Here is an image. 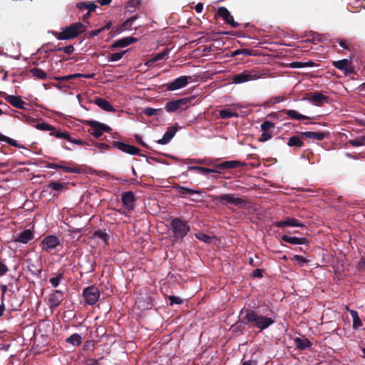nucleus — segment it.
<instances>
[{"label": "nucleus", "mask_w": 365, "mask_h": 365, "mask_svg": "<svg viewBox=\"0 0 365 365\" xmlns=\"http://www.w3.org/2000/svg\"><path fill=\"white\" fill-rule=\"evenodd\" d=\"M240 324L247 325L250 328H255L260 332L272 326L276 319L272 310L269 309V314L262 315L252 309H242Z\"/></svg>", "instance_id": "1"}, {"label": "nucleus", "mask_w": 365, "mask_h": 365, "mask_svg": "<svg viewBox=\"0 0 365 365\" xmlns=\"http://www.w3.org/2000/svg\"><path fill=\"white\" fill-rule=\"evenodd\" d=\"M86 31L85 26L81 23H75L62 29L61 32H53L55 37L58 40H69L77 37Z\"/></svg>", "instance_id": "2"}, {"label": "nucleus", "mask_w": 365, "mask_h": 365, "mask_svg": "<svg viewBox=\"0 0 365 365\" xmlns=\"http://www.w3.org/2000/svg\"><path fill=\"white\" fill-rule=\"evenodd\" d=\"M170 229L173 232V242H177L185 237L190 230L187 222L181 218L175 217L170 222Z\"/></svg>", "instance_id": "3"}, {"label": "nucleus", "mask_w": 365, "mask_h": 365, "mask_svg": "<svg viewBox=\"0 0 365 365\" xmlns=\"http://www.w3.org/2000/svg\"><path fill=\"white\" fill-rule=\"evenodd\" d=\"M262 76L261 72L257 69L244 71L241 73L234 75L231 77L232 83L240 84L247 81L257 80Z\"/></svg>", "instance_id": "4"}, {"label": "nucleus", "mask_w": 365, "mask_h": 365, "mask_svg": "<svg viewBox=\"0 0 365 365\" xmlns=\"http://www.w3.org/2000/svg\"><path fill=\"white\" fill-rule=\"evenodd\" d=\"M87 125L91 127L88 133L96 138H99L104 132L110 133L112 130L108 125L96 120H88Z\"/></svg>", "instance_id": "5"}, {"label": "nucleus", "mask_w": 365, "mask_h": 365, "mask_svg": "<svg viewBox=\"0 0 365 365\" xmlns=\"http://www.w3.org/2000/svg\"><path fill=\"white\" fill-rule=\"evenodd\" d=\"M191 98H183L175 101H170L165 103V108L167 112H175L178 110H185L187 108Z\"/></svg>", "instance_id": "6"}, {"label": "nucleus", "mask_w": 365, "mask_h": 365, "mask_svg": "<svg viewBox=\"0 0 365 365\" xmlns=\"http://www.w3.org/2000/svg\"><path fill=\"white\" fill-rule=\"evenodd\" d=\"M83 297L86 304L93 305L100 297V292L96 286H88L83 289Z\"/></svg>", "instance_id": "7"}, {"label": "nucleus", "mask_w": 365, "mask_h": 365, "mask_svg": "<svg viewBox=\"0 0 365 365\" xmlns=\"http://www.w3.org/2000/svg\"><path fill=\"white\" fill-rule=\"evenodd\" d=\"M214 200L219 201L223 205H226L227 203H230L240 206L246 203V201L244 199L240 197H235L233 194L217 195L215 197Z\"/></svg>", "instance_id": "8"}, {"label": "nucleus", "mask_w": 365, "mask_h": 365, "mask_svg": "<svg viewBox=\"0 0 365 365\" xmlns=\"http://www.w3.org/2000/svg\"><path fill=\"white\" fill-rule=\"evenodd\" d=\"M59 245L60 240L58 237L55 235L46 236L41 242L42 249L46 252H50Z\"/></svg>", "instance_id": "9"}, {"label": "nucleus", "mask_w": 365, "mask_h": 365, "mask_svg": "<svg viewBox=\"0 0 365 365\" xmlns=\"http://www.w3.org/2000/svg\"><path fill=\"white\" fill-rule=\"evenodd\" d=\"M308 99L317 106H322L324 103H329V97L319 91L309 93L308 94Z\"/></svg>", "instance_id": "10"}, {"label": "nucleus", "mask_w": 365, "mask_h": 365, "mask_svg": "<svg viewBox=\"0 0 365 365\" xmlns=\"http://www.w3.org/2000/svg\"><path fill=\"white\" fill-rule=\"evenodd\" d=\"M190 78L191 77L189 76H182L175 79L173 81L165 84V86L168 91H175L186 86Z\"/></svg>", "instance_id": "11"}, {"label": "nucleus", "mask_w": 365, "mask_h": 365, "mask_svg": "<svg viewBox=\"0 0 365 365\" xmlns=\"http://www.w3.org/2000/svg\"><path fill=\"white\" fill-rule=\"evenodd\" d=\"M64 299V293L61 290H53L48 297V306L51 309L58 307Z\"/></svg>", "instance_id": "12"}, {"label": "nucleus", "mask_w": 365, "mask_h": 365, "mask_svg": "<svg viewBox=\"0 0 365 365\" xmlns=\"http://www.w3.org/2000/svg\"><path fill=\"white\" fill-rule=\"evenodd\" d=\"M273 225L275 227L282 228L285 227H304V225L294 217H286L284 220L274 222Z\"/></svg>", "instance_id": "13"}, {"label": "nucleus", "mask_w": 365, "mask_h": 365, "mask_svg": "<svg viewBox=\"0 0 365 365\" xmlns=\"http://www.w3.org/2000/svg\"><path fill=\"white\" fill-rule=\"evenodd\" d=\"M121 200L123 206L128 211L133 210L134 209L136 198L133 191H126L123 192Z\"/></svg>", "instance_id": "14"}, {"label": "nucleus", "mask_w": 365, "mask_h": 365, "mask_svg": "<svg viewBox=\"0 0 365 365\" xmlns=\"http://www.w3.org/2000/svg\"><path fill=\"white\" fill-rule=\"evenodd\" d=\"M48 189L55 191L56 192L53 194V196L58 197L61 192L68 189V183L51 181L45 187L42 192H46Z\"/></svg>", "instance_id": "15"}, {"label": "nucleus", "mask_w": 365, "mask_h": 365, "mask_svg": "<svg viewBox=\"0 0 365 365\" xmlns=\"http://www.w3.org/2000/svg\"><path fill=\"white\" fill-rule=\"evenodd\" d=\"M112 145L121 151L130 154V155H138L140 149L135 146L130 145L120 141H113Z\"/></svg>", "instance_id": "16"}, {"label": "nucleus", "mask_w": 365, "mask_h": 365, "mask_svg": "<svg viewBox=\"0 0 365 365\" xmlns=\"http://www.w3.org/2000/svg\"><path fill=\"white\" fill-rule=\"evenodd\" d=\"M217 14L222 18V19L227 24H230L232 28H237L240 24L236 22L230 12L225 7H220L217 9Z\"/></svg>", "instance_id": "17"}, {"label": "nucleus", "mask_w": 365, "mask_h": 365, "mask_svg": "<svg viewBox=\"0 0 365 365\" xmlns=\"http://www.w3.org/2000/svg\"><path fill=\"white\" fill-rule=\"evenodd\" d=\"M246 164L240 160H227L218 163L215 165V168L218 170H230L237 168L239 167L245 166Z\"/></svg>", "instance_id": "18"}, {"label": "nucleus", "mask_w": 365, "mask_h": 365, "mask_svg": "<svg viewBox=\"0 0 365 365\" xmlns=\"http://www.w3.org/2000/svg\"><path fill=\"white\" fill-rule=\"evenodd\" d=\"M5 100L14 107L19 109H26V103L22 101L20 96L14 95H7L5 97Z\"/></svg>", "instance_id": "19"}, {"label": "nucleus", "mask_w": 365, "mask_h": 365, "mask_svg": "<svg viewBox=\"0 0 365 365\" xmlns=\"http://www.w3.org/2000/svg\"><path fill=\"white\" fill-rule=\"evenodd\" d=\"M294 344L297 349L301 351L309 349L312 346V343L309 339L300 337H296L294 339Z\"/></svg>", "instance_id": "20"}, {"label": "nucleus", "mask_w": 365, "mask_h": 365, "mask_svg": "<svg viewBox=\"0 0 365 365\" xmlns=\"http://www.w3.org/2000/svg\"><path fill=\"white\" fill-rule=\"evenodd\" d=\"M281 239L283 242L291 245H306L309 242V240L305 237H292L287 235H282Z\"/></svg>", "instance_id": "21"}, {"label": "nucleus", "mask_w": 365, "mask_h": 365, "mask_svg": "<svg viewBox=\"0 0 365 365\" xmlns=\"http://www.w3.org/2000/svg\"><path fill=\"white\" fill-rule=\"evenodd\" d=\"M177 130V128L174 126L169 127L167 131L164 133L163 138L159 139L157 143L160 145H165L168 143L174 137Z\"/></svg>", "instance_id": "22"}, {"label": "nucleus", "mask_w": 365, "mask_h": 365, "mask_svg": "<svg viewBox=\"0 0 365 365\" xmlns=\"http://www.w3.org/2000/svg\"><path fill=\"white\" fill-rule=\"evenodd\" d=\"M137 41L138 39L133 36L124 37L123 38L115 41L113 43L112 48H124L130 45L133 43H135Z\"/></svg>", "instance_id": "23"}, {"label": "nucleus", "mask_w": 365, "mask_h": 365, "mask_svg": "<svg viewBox=\"0 0 365 365\" xmlns=\"http://www.w3.org/2000/svg\"><path fill=\"white\" fill-rule=\"evenodd\" d=\"M94 103L100 107L101 109L108 112H115V109L106 99L103 98H96L94 100Z\"/></svg>", "instance_id": "24"}, {"label": "nucleus", "mask_w": 365, "mask_h": 365, "mask_svg": "<svg viewBox=\"0 0 365 365\" xmlns=\"http://www.w3.org/2000/svg\"><path fill=\"white\" fill-rule=\"evenodd\" d=\"M33 238L34 232L31 230H25L19 233V235L15 239V242L26 244Z\"/></svg>", "instance_id": "25"}, {"label": "nucleus", "mask_w": 365, "mask_h": 365, "mask_svg": "<svg viewBox=\"0 0 365 365\" xmlns=\"http://www.w3.org/2000/svg\"><path fill=\"white\" fill-rule=\"evenodd\" d=\"M301 135L302 137H305L313 140H322L327 136V134L323 132L306 131L302 132Z\"/></svg>", "instance_id": "26"}, {"label": "nucleus", "mask_w": 365, "mask_h": 365, "mask_svg": "<svg viewBox=\"0 0 365 365\" xmlns=\"http://www.w3.org/2000/svg\"><path fill=\"white\" fill-rule=\"evenodd\" d=\"M287 145L294 148V150H296L304 146V142L299 136L293 135L289 138Z\"/></svg>", "instance_id": "27"}, {"label": "nucleus", "mask_w": 365, "mask_h": 365, "mask_svg": "<svg viewBox=\"0 0 365 365\" xmlns=\"http://www.w3.org/2000/svg\"><path fill=\"white\" fill-rule=\"evenodd\" d=\"M189 170H193V171H198L201 174L205 175L210 173H222V171L215 169H210L204 167H200V166H190L188 167Z\"/></svg>", "instance_id": "28"}, {"label": "nucleus", "mask_w": 365, "mask_h": 365, "mask_svg": "<svg viewBox=\"0 0 365 365\" xmlns=\"http://www.w3.org/2000/svg\"><path fill=\"white\" fill-rule=\"evenodd\" d=\"M175 189L178 190V193L182 195V197H185L187 195H192V194H200V190L185 187L181 185H176Z\"/></svg>", "instance_id": "29"}, {"label": "nucleus", "mask_w": 365, "mask_h": 365, "mask_svg": "<svg viewBox=\"0 0 365 365\" xmlns=\"http://www.w3.org/2000/svg\"><path fill=\"white\" fill-rule=\"evenodd\" d=\"M283 112L289 118L295 120H307L310 118L307 115L299 113L295 110H284Z\"/></svg>", "instance_id": "30"}, {"label": "nucleus", "mask_w": 365, "mask_h": 365, "mask_svg": "<svg viewBox=\"0 0 365 365\" xmlns=\"http://www.w3.org/2000/svg\"><path fill=\"white\" fill-rule=\"evenodd\" d=\"M30 73L32 76L40 80H46L47 78L46 73L41 68H33L30 69Z\"/></svg>", "instance_id": "31"}, {"label": "nucleus", "mask_w": 365, "mask_h": 365, "mask_svg": "<svg viewBox=\"0 0 365 365\" xmlns=\"http://www.w3.org/2000/svg\"><path fill=\"white\" fill-rule=\"evenodd\" d=\"M143 113L147 116H153V115H160L163 113V108H145L143 110Z\"/></svg>", "instance_id": "32"}, {"label": "nucleus", "mask_w": 365, "mask_h": 365, "mask_svg": "<svg viewBox=\"0 0 365 365\" xmlns=\"http://www.w3.org/2000/svg\"><path fill=\"white\" fill-rule=\"evenodd\" d=\"M50 135L56 137V138L66 139L68 141L70 138V135L66 131H61V130H56L54 127L53 129L51 130Z\"/></svg>", "instance_id": "33"}, {"label": "nucleus", "mask_w": 365, "mask_h": 365, "mask_svg": "<svg viewBox=\"0 0 365 365\" xmlns=\"http://www.w3.org/2000/svg\"><path fill=\"white\" fill-rule=\"evenodd\" d=\"M351 64V61L348 59H342L333 62V66L341 71H344L347 66H349Z\"/></svg>", "instance_id": "34"}, {"label": "nucleus", "mask_w": 365, "mask_h": 365, "mask_svg": "<svg viewBox=\"0 0 365 365\" xmlns=\"http://www.w3.org/2000/svg\"><path fill=\"white\" fill-rule=\"evenodd\" d=\"M82 341L81 336L78 334H73L66 339L67 343H69L73 346H78L81 344Z\"/></svg>", "instance_id": "35"}, {"label": "nucleus", "mask_w": 365, "mask_h": 365, "mask_svg": "<svg viewBox=\"0 0 365 365\" xmlns=\"http://www.w3.org/2000/svg\"><path fill=\"white\" fill-rule=\"evenodd\" d=\"M111 25H112L111 22L108 21L106 23V24L104 26L90 31L88 33V36L91 38H93V37L100 34L101 33H102L103 31H104L106 30H109L111 27Z\"/></svg>", "instance_id": "36"}, {"label": "nucleus", "mask_w": 365, "mask_h": 365, "mask_svg": "<svg viewBox=\"0 0 365 365\" xmlns=\"http://www.w3.org/2000/svg\"><path fill=\"white\" fill-rule=\"evenodd\" d=\"M67 164L61 165V170L64 172L69 173H80L81 172V169L77 165H73V166H68Z\"/></svg>", "instance_id": "37"}, {"label": "nucleus", "mask_w": 365, "mask_h": 365, "mask_svg": "<svg viewBox=\"0 0 365 365\" xmlns=\"http://www.w3.org/2000/svg\"><path fill=\"white\" fill-rule=\"evenodd\" d=\"M220 117L222 119H228L232 117H238V113L231 111L230 109H223L220 110Z\"/></svg>", "instance_id": "38"}, {"label": "nucleus", "mask_w": 365, "mask_h": 365, "mask_svg": "<svg viewBox=\"0 0 365 365\" xmlns=\"http://www.w3.org/2000/svg\"><path fill=\"white\" fill-rule=\"evenodd\" d=\"M94 237H98L101 240H103L104 243L105 244H108V240H109V235L105 232V231H103V230H96L94 234H93Z\"/></svg>", "instance_id": "39"}, {"label": "nucleus", "mask_w": 365, "mask_h": 365, "mask_svg": "<svg viewBox=\"0 0 365 365\" xmlns=\"http://www.w3.org/2000/svg\"><path fill=\"white\" fill-rule=\"evenodd\" d=\"M240 54H243L245 56H249L252 55V51L251 50L245 48L237 49L231 53L230 56L235 57L236 56Z\"/></svg>", "instance_id": "40"}, {"label": "nucleus", "mask_w": 365, "mask_h": 365, "mask_svg": "<svg viewBox=\"0 0 365 365\" xmlns=\"http://www.w3.org/2000/svg\"><path fill=\"white\" fill-rule=\"evenodd\" d=\"M195 237L204 242L206 243H211L212 241V237L203 233V232H198L195 234Z\"/></svg>", "instance_id": "41"}, {"label": "nucleus", "mask_w": 365, "mask_h": 365, "mask_svg": "<svg viewBox=\"0 0 365 365\" xmlns=\"http://www.w3.org/2000/svg\"><path fill=\"white\" fill-rule=\"evenodd\" d=\"M125 52L126 51L110 53L109 56H108V61H117L123 58Z\"/></svg>", "instance_id": "42"}, {"label": "nucleus", "mask_w": 365, "mask_h": 365, "mask_svg": "<svg viewBox=\"0 0 365 365\" xmlns=\"http://www.w3.org/2000/svg\"><path fill=\"white\" fill-rule=\"evenodd\" d=\"M63 278V273H58L56 277H51L49 279V282L53 287H57L61 280Z\"/></svg>", "instance_id": "43"}, {"label": "nucleus", "mask_w": 365, "mask_h": 365, "mask_svg": "<svg viewBox=\"0 0 365 365\" xmlns=\"http://www.w3.org/2000/svg\"><path fill=\"white\" fill-rule=\"evenodd\" d=\"M137 19H138V16L135 15V16H133L132 17L129 18L128 19H127L125 21L123 22V24L121 26L123 29H124V30L128 29L130 26H131L133 25V22Z\"/></svg>", "instance_id": "44"}, {"label": "nucleus", "mask_w": 365, "mask_h": 365, "mask_svg": "<svg viewBox=\"0 0 365 365\" xmlns=\"http://www.w3.org/2000/svg\"><path fill=\"white\" fill-rule=\"evenodd\" d=\"M274 127V123H273L269 120L264 121L260 125L262 131H264V132L270 131V129L273 128Z\"/></svg>", "instance_id": "45"}, {"label": "nucleus", "mask_w": 365, "mask_h": 365, "mask_svg": "<svg viewBox=\"0 0 365 365\" xmlns=\"http://www.w3.org/2000/svg\"><path fill=\"white\" fill-rule=\"evenodd\" d=\"M351 315L353 317L354 327L356 328L361 325V320L356 311H351Z\"/></svg>", "instance_id": "46"}, {"label": "nucleus", "mask_w": 365, "mask_h": 365, "mask_svg": "<svg viewBox=\"0 0 365 365\" xmlns=\"http://www.w3.org/2000/svg\"><path fill=\"white\" fill-rule=\"evenodd\" d=\"M168 55V50L165 49L162 52L156 54L152 59V61L157 62L160 60L164 59Z\"/></svg>", "instance_id": "47"}, {"label": "nucleus", "mask_w": 365, "mask_h": 365, "mask_svg": "<svg viewBox=\"0 0 365 365\" xmlns=\"http://www.w3.org/2000/svg\"><path fill=\"white\" fill-rule=\"evenodd\" d=\"M217 33H211L209 35L207 36H204L202 37H201L200 40L202 41V42H209V41H216L217 39Z\"/></svg>", "instance_id": "48"}, {"label": "nucleus", "mask_w": 365, "mask_h": 365, "mask_svg": "<svg viewBox=\"0 0 365 365\" xmlns=\"http://www.w3.org/2000/svg\"><path fill=\"white\" fill-rule=\"evenodd\" d=\"M62 164H73L71 162L61 161L60 163H48L46 168L51 169H61Z\"/></svg>", "instance_id": "49"}, {"label": "nucleus", "mask_w": 365, "mask_h": 365, "mask_svg": "<svg viewBox=\"0 0 365 365\" xmlns=\"http://www.w3.org/2000/svg\"><path fill=\"white\" fill-rule=\"evenodd\" d=\"M272 137V133L271 131H262V133L260 136V138H259V142H266L267 140H269V139H271Z\"/></svg>", "instance_id": "50"}, {"label": "nucleus", "mask_w": 365, "mask_h": 365, "mask_svg": "<svg viewBox=\"0 0 365 365\" xmlns=\"http://www.w3.org/2000/svg\"><path fill=\"white\" fill-rule=\"evenodd\" d=\"M36 127L37 129L41 130L51 131V130L53 129V126H52L46 123H44V122L38 123Z\"/></svg>", "instance_id": "51"}, {"label": "nucleus", "mask_w": 365, "mask_h": 365, "mask_svg": "<svg viewBox=\"0 0 365 365\" xmlns=\"http://www.w3.org/2000/svg\"><path fill=\"white\" fill-rule=\"evenodd\" d=\"M337 41L341 48L348 51L351 50V44L349 41L346 39H338Z\"/></svg>", "instance_id": "52"}, {"label": "nucleus", "mask_w": 365, "mask_h": 365, "mask_svg": "<svg viewBox=\"0 0 365 365\" xmlns=\"http://www.w3.org/2000/svg\"><path fill=\"white\" fill-rule=\"evenodd\" d=\"M9 271L7 265L0 260V277L6 275Z\"/></svg>", "instance_id": "53"}, {"label": "nucleus", "mask_w": 365, "mask_h": 365, "mask_svg": "<svg viewBox=\"0 0 365 365\" xmlns=\"http://www.w3.org/2000/svg\"><path fill=\"white\" fill-rule=\"evenodd\" d=\"M86 225L81 227H74L68 225V232L69 233H80L85 230Z\"/></svg>", "instance_id": "54"}, {"label": "nucleus", "mask_w": 365, "mask_h": 365, "mask_svg": "<svg viewBox=\"0 0 365 365\" xmlns=\"http://www.w3.org/2000/svg\"><path fill=\"white\" fill-rule=\"evenodd\" d=\"M95 146L98 148L100 150H109L110 146L105 143H95Z\"/></svg>", "instance_id": "55"}, {"label": "nucleus", "mask_w": 365, "mask_h": 365, "mask_svg": "<svg viewBox=\"0 0 365 365\" xmlns=\"http://www.w3.org/2000/svg\"><path fill=\"white\" fill-rule=\"evenodd\" d=\"M169 300L170 305H173L174 304H180L182 303V300L180 297L175 296H170Z\"/></svg>", "instance_id": "56"}, {"label": "nucleus", "mask_w": 365, "mask_h": 365, "mask_svg": "<svg viewBox=\"0 0 365 365\" xmlns=\"http://www.w3.org/2000/svg\"><path fill=\"white\" fill-rule=\"evenodd\" d=\"M358 271L362 272L365 270V257H362L358 262L357 267Z\"/></svg>", "instance_id": "57"}, {"label": "nucleus", "mask_w": 365, "mask_h": 365, "mask_svg": "<svg viewBox=\"0 0 365 365\" xmlns=\"http://www.w3.org/2000/svg\"><path fill=\"white\" fill-rule=\"evenodd\" d=\"M58 49L62 50L64 53L68 55L73 53V52L74 51V48L72 45H69L64 47H59Z\"/></svg>", "instance_id": "58"}, {"label": "nucleus", "mask_w": 365, "mask_h": 365, "mask_svg": "<svg viewBox=\"0 0 365 365\" xmlns=\"http://www.w3.org/2000/svg\"><path fill=\"white\" fill-rule=\"evenodd\" d=\"M5 143H6L14 147H16V148H23V145L19 144L16 140H15L12 138H10L9 137L6 138Z\"/></svg>", "instance_id": "59"}, {"label": "nucleus", "mask_w": 365, "mask_h": 365, "mask_svg": "<svg viewBox=\"0 0 365 365\" xmlns=\"http://www.w3.org/2000/svg\"><path fill=\"white\" fill-rule=\"evenodd\" d=\"M68 141L71 143H73L74 144L79 145H88V143H87L86 142L79 140V139H75V138H72L71 135L68 139Z\"/></svg>", "instance_id": "60"}, {"label": "nucleus", "mask_w": 365, "mask_h": 365, "mask_svg": "<svg viewBox=\"0 0 365 365\" xmlns=\"http://www.w3.org/2000/svg\"><path fill=\"white\" fill-rule=\"evenodd\" d=\"M294 260H296L299 264H303L308 262V260L301 255H294Z\"/></svg>", "instance_id": "61"}, {"label": "nucleus", "mask_w": 365, "mask_h": 365, "mask_svg": "<svg viewBox=\"0 0 365 365\" xmlns=\"http://www.w3.org/2000/svg\"><path fill=\"white\" fill-rule=\"evenodd\" d=\"M96 7H97V6L94 3H92V2L87 3V8H86V9L88 10L87 15H90L91 12L94 11L96 10Z\"/></svg>", "instance_id": "62"}, {"label": "nucleus", "mask_w": 365, "mask_h": 365, "mask_svg": "<svg viewBox=\"0 0 365 365\" xmlns=\"http://www.w3.org/2000/svg\"><path fill=\"white\" fill-rule=\"evenodd\" d=\"M263 270L261 269H255L252 272V277L256 278H261L263 276Z\"/></svg>", "instance_id": "63"}, {"label": "nucleus", "mask_w": 365, "mask_h": 365, "mask_svg": "<svg viewBox=\"0 0 365 365\" xmlns=\"http://www.w3.org/2000/svg\"><path fill=\"white\" fill-rule=\"evenodd\" d=\"M54 79L58 81H68L73 78L71 74H70L64 76L55 77Z\"/></svg>", "instance_id": "64"}]
</instances>
